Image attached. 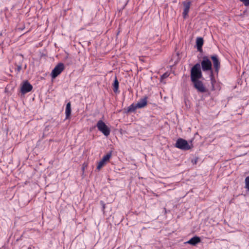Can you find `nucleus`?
I'll use <instances>...</instances> for the list:
<instances>
[{
	"mask_svg": "<svg viewBox=\"0 0 249 249\" xmlns=\"http://www.w3.org/2000/svg\"><path fill=\"white\" fill-rule=\"evenodd\" d=\"M245 188L249 191V176L246 178L245 180Z\"/></svg>",
	"mask_w": 249,
	"mask_h": 249,
	"instance_id": "obj_19",
	"label": "nucleus"
},
{
	"mask_svg": "<svg viewBox=\"0 0 249 249\" xmlns=\"http://www.w3.org/2000/svg\"><path fill=\"white\" fill-rule=\"evenodd\" d=\"M193 84L194 88L197 90V91L201 93H204L207 91V89L204 86L202 81L200 79H196L191 81Z\"/></svg>",
	"mask_w": 249,
	"mask_h": 249,
	"instance_id": "obj_5",
	"label": "nucleus"
},
{
	"mask_svg": "<svg viewBox=\"0 0 249 249\" xmlns=\"http://www.w3.org/2000/svg\"><path fill=\"white\" fill-rule=\"evenodd\" d=\"M126 3L124 5V6L123 7V9H124V6L126 5Z\"/></svg>",
	"mask_w": 249,
	"mask_h": 249,
	"instance_id": "obj_24",
	"label": "nucleus"
},
{
	"mask_svg": "<svg viewBox=\"0 0 249 249\" xmlns=\"http://www.w3.org/2000/svg\"><path fill=\"white\" fill-rule=\"evenodd\" d=\"M200 66H201L203 71H210V78L212 85V89L214 90V84L216 83V80L214 78L213 71L212 69V62L208 56H204L202 57Z\"/></svg>",
	"mask_w": 249,
	"mask_h": 249,
	"instance_id": "obj_1",
	"label": "nucleus"
},
{
	"mask_svg": "<svg viewBox=\"0 0 249 249\" xmlns=\"http://www.w3.org/2000/svg\"><path fill=\"white\" fill-rule=\"evenodd\" d=\"M96 126L97 127L98 130L101 132L105 136L107 137L110 134V128L102 120H99L98 121Z\"/></svg>",
	"mask_w": 249,
	"mask_h": 249,
	"instance_id": "obj_4",
	"label": "nucleus"
},
{
	"mask_svg": "<svg viewBox=\"0 0 249 249\" xmlns=\"http://www.w3.org/2000/svg\"><path fill=\"white\" fill-rule=\"evenodd\" d=\"M33 89V86L28 81L23 82L20 89V91L22 94H25Z\"/></svg>",
	"mask_w": 249,
	"mask_h": 249,
	"instance_id": "obj_8",
	"label": "nucleus"
},
{
	"mask_svg": "<svg viewBox=\"0 0 249 249\" xmlns=\"http://www.w3.org/2000/svg\"><path fill=\"white\" fill-rule=\"evenodd\" d=\"M112 155V151H110L109 153H107L106 155L104 156L102 158V160L106 162L108 161L111 158Z\"/></svg>",
	"mask_w": 249,
	"mask_h": 249,
	"instance_id": "obj_17",
	"label": "nucleus"
},
{
	"mask_svg": "<svg viewBox=\"0 0 249 249\" xmlns=\"http://www.w3.org/2000/svg\"><path fill=\"white\" fill-rule=\"evenodd\" d=\"M64 70V65L62 63H58L53 70L51 72V76L53 78H56Z\"/></svg>",
	"mask_w": 249,
	"mask_h": 249,
	"instance_id": "obj_6",
	"label": "nucleus"
},
{
	"mask_svg": "<svg viewBox=\"0 0 249 249\" xmlns=\"http://www.w3.org/2000/svg\"><path fill=\"white\" fill-rule=\"evenodd\" d=\"M182 4L184 6L182 16L184 18H186L188 16V13L189 12L191 6V1L188 0H186L182 2Z\"/></svg>",
	"mask_w": 249,
	"mask_h": 249,
	"instance_id": "obj_9",
	"label": "nucleus"
},
{
	"mask_svg": "<svg viewBox=\"0 0 249 249\" xmlns=\"http://www.w3.org/2000/svg\"><path fill=\"white\" fill-rule=\"evenodd\" d=\"M18 59V62H16L15 65L17 67L16 69V71H17V73L19 72L22 68V63L23 61V57L22 54H20L18 56L17 58Z\"/></svg>",
	"mask_w": 249,
	"mask_h": 249,
	"instance_id": "obj_10",
	"label": "nucleus"
},
{
	"mask_svg": "<svg viewBox=\"0 0 249 249\" xmlns=\"http://www.w3.org/2000/svg\"><path fill=\"white\" fill-rule=\"evenodd\" d=\"M190 78L191 81L203 78L201 66L199 63H197L196 64L191 68L190 71Z\"/></svg>",
	"mask_w": 249,
	"mask_h": 249,
	"instance_id": "obj_2",
	"label": "nucleus"
},
{
	"mask_svg": "<svg viewBox=\"0 0 249 249\" xmlns=\"http://www.w3.org/2000/svg\"><path fill=\"white\" fill-rule=\"evenodd\" d=\"M71 112V102H69L67 104L65 109L66 119H68L70 118Z\"/></svg>",
	"mask_w": 249,
	"mask_h": 249,
	"instance_id": "obj_14",
	"label": "nucleus"
},
{
	"mask_svg": "<svg viewBox=\"0 0 249 249\" xmlns=\"http://www.w3.org/2000/svg\"><path fill=\"white\" fill-rule=\"evenodd\" d=\"M26 67H27V66H26V65H25L24 66V69H26Z\"/></svg>",
	"mask_w": 249,
	"mask_h": 249,
	"instance_id": "obj_23",
	"label": "nucleus"
},
{
	"mask_svg": "<svg viewBox=\"0 0 249 249\" xmlns=\"http://www.w3.org/2000/svg\"><path fill=\"white\" fill-rule=\"evenodd\" d=\"M147 104V97H145L141 99L137 103V107L139 108H143L146 106Z\"/></svg>",
	"mask_w": 249,
	"mask_h": 249,
	"instance_id": "obj_13",
	"label": "nucleus"
},
{
	"mask_svg": "<svg viewBox=\"0 0 249 249\" xmlns=\"http://www.w3.org/2000/svg\"><path fill=\"white\" fill-rule=\"evenodd\" d=\"M105 162H106L103 160H102L101 161H100L98 163L97 169L100 170L101 169V168L105 165Z\"/></svg>",
	"mask_w": 249,
	"mask_h": 249,
	"instance_id": "obj_18",
	"label": "nucleus"
},
{
	"mask_svg": "<svg viewBox=\"0 0 249 249\" xmlns=\"http://www.w3.org/2000/svg\"><path fill=\"white\" fill-rule=\"evenodd\" d=\"M169 74L168 72H165L162 75L161 77L162 79H165V78L168 77L169 76Z\"/></svg>",
	"mask_w": 249,
	"mask_h": 249,
	"instance_id": "obj_22",
	"label": "nucleus"
},
{
	"mask_svg": "<svg viewBox=\"0 0 249 249\" xmlns=\"http://www.w3.org/2000/svg\"><path fill=\"white\" fill-rule=\"evenodd\" d=\"M204 43V40L202 37H197L196 40V46L198 51L201 52L202 51V46Z\"/></svg>",
	"mask_w": 249,
	"mask_h": 249,
	"instance_id": "obj_12",
	"label": "nucleus"
},
{
	"mask_svg": "<svg viewBox=\"0 0 249 249\" xmlns=\"http://www.w3.org/2000/svg\"><path fill=\"white\" fill-rule=\"evenodd\" d=\"M240 1L242 2L245 6H249V0H239Z\"/></svg>",
	"mask_w": 249,
	"mask_h": 249,
	"instance_id": "obj_20",
	"label": "nucleus"
},
{
	"mask_svg": "<svg viewBox=\"0 0 249 249\" xmlns=\"http://www.w3.org/2000/svg\"><path fill=\"white\" fill-rule=\"evenodd\" d=\"M211 58L213 63V68L214 69V71L217 74L220 68V62L218 58V56L216 54L212 55L211 56Z\"/></svg>",
	"mask_w": 249,
	"mask_h": 249,
	"instance_id": "obj_7",
	"label": "nucleus"
},
{
	"mask_svg": "<svg viewBox=\"0 0 249 249\" xmlns=\"http://www.w3.org/2000/svg\"><path fill=\"white\" fill-rule=\"evenodd\" d=\"M201 242L200 238L198 236H194L191 238L189 240L187 241L185 243L188 244L193 246H196L197 244Z\"/></svg>",
	"mask_w": 249,
	"mask_h": 249,
	"instance_id": "obj_11",
	"label": "nucleus"
},
{
	"mask_svg": "<svg viewBox=\"0 0 249 249\" xmlns=\"http://www.w3.org/2000/svg\"><path fill=\"white\" fill-rule=\"evenodd\" d=\"M119 85V81H118L117 77H115V80L112 85L113 90L115 93H117L118 92Z\"/></svg>",
	"mask_w": 249,
	"mask_h": 249,
	"instance_id": "obj_15",
	"label": "nucleus"
},
{
	"mask_svg": "<svg viewBox=\"0 0 249 249\" xmlns=\"http://www.w3.org/2000/svg\"><path fill=\"white\" fill-rule=\"evenodd\" d=\"M100 203L101 205L102 206V211L104 213H105V208H106V204L104 202V201H102V200L100 201Z\"/></svg>",
	"mask_w": 249,
	"mask_h": 249,
	"instance_id": "obj_21",
	"label": "nucleus"
},
{
	"mask_svg": "<svg viewBox=\"0 0 249 249\" xmlns=\"http://www.w3.org/2000/svg\"><path fill=\"white\" fill-rule=\"evenodd\" d=\"M137 104H132L127 108V110L126 112H134L137 108H139L138 107H137Z\"/></svg>",
	"mask_w": 249,
	"mask_h": 249,
	"instance_id": "obj_16",
	"label": "nucleus"
},
{
	"mask_svg": "<svg viewBox=\"0 0 249 249\" xmlns=\"http://www.w3.org/2000/svg\"><path fill=\"white\" fill-rule=\"evenodd\" d=\"M175 147L182 150H188L193 147V145H190L188 142L182 138L178 139L175 145Z\"/></svg>",
	"mask_w": 249,
	"mask_h": 249,
	"instance_id": "obj_3",
	"label": "nucleus"
}]
</instances>
